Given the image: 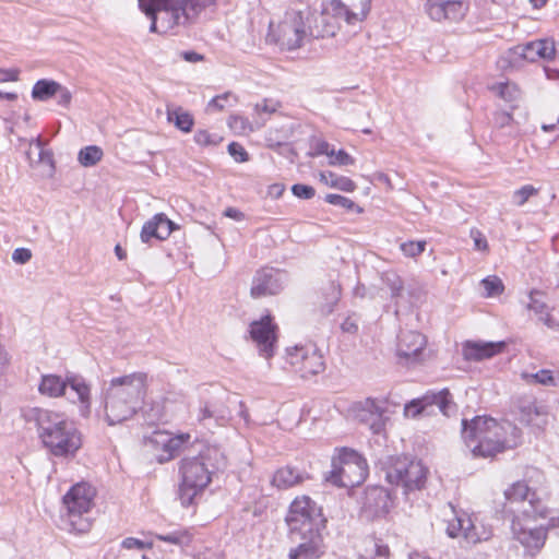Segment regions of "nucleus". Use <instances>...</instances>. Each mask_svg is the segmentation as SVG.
Returning <instances> with one entry per match:
<instances>
[{
  "label": "nucleus",
  "instance_id": "nucleus-55",
  "mask_svg": "<svg viewBox=\"0 0 559 559\" xmlns=\"http://www.w3.org/2000/svg\"><path fill=\"white\" fill-rule=\"evenodd\" d=\"M384 284L390 288L391 296L396 298L403 292V281L395 273H384L382 276Z\"/></svg>",
  "mask_w": 559,
  "mask_h": 559
},
{
  "label": "nucleus",
  "instance_id": "nucleus-30",
  "mask_svg": "<svg viewBox=\"0 0 559 559\" xmlns=\"http://www.w3.org/2000/svg\"><path fill=\"white\" fill-rule=\"evenodd\" d=\"M527 308L532 310L536 316H538L539 321H542L548 329H559V323L550 314L549 307L545 301V296L543 293L531 292Z\"/></svg>",
  "mask_w": 559,
  "mask_h": 559
},
{
  "label": "nucleus",
  "instance_id": "nucleus-19",
  "mask_svg": "<svg viewBox=\"0 0 559 559\" xmlns=\"http://www.w3.org/2000/svg\"><path fill=\"white\" fill-rule=\"evenodd\" d=\"M191 436L189 433L171 435L166 431H155L150 437L148 441L156 451L159 463L169 462L180 453L183 445L189 443Z\"/></svg>",
  "mask_w": 559,
  "mask_h": 559
},
{
  "label": "nucleus",
  "instance_id": "nucleus-23",
  "mask_svg": "<svg viewBox=\"0 0 559 559\" xmlns=\"http://www.w3.org/2000/svg\"><path fill=\"white\" fill-rule=\"evenodd\" d=\"M391 493L383 487H370L366 490L362 510L368 518L386 514L392 507Z\"/></svg>",
  "mask_w": 559,
  "mask_h": 559
},
{
  "label": "nucleus",
  "instance_id": "nucleus-5",
  "mask_svg": "<svg viewBox=\"0 0 559 559\" xmlns=\"http://www.w3.org/2000/svg\"><path fill=\"white\" fill-rule=\"evenodd\" d=\"M286 522L289 531L301 538L320 533L325 526L321 508L308 496L297 497L289 507Z\"/></svg>",
  "mask_w": 559,
  "mask_h": 559
},
{
  "label": "nucleus",
  "instance_id": "nucleus-26",
  "mask_svg": "<svg viewBox=\"0 0 559 559\" xmlns=\"http://www.w3.org/2000/svg\"><path fill=\"white\" fill-rule=\"evenodd\" d=\"M504 347V342L467 341L463 344L462 354L466 360L480 361L496 356Z\"/></svg>",
  "mask_w": 559,
  "mask_h": 559
},
{
  "label": "nucleus",
  "instance_id": "nucleus-11",
  "mask_svg": "<svg viewBox=\"0 0 559 559\" xmlns=\"http://www.w3.org/2000/svg\"><path fill=\"white\" fill-rule=\"evenodd\" d=\"M371 0H330L322 10V21L333 17L334 25L343 21L348 25L362 22L369 14Z\"/></svg>",
  "mask_w": 559,
  "mask_h": 559
},
{
  "label": "nucleus",
  "instance_id": "nucleus-44",
  "mask_svg": "<svg viewBox=\"0 0 559 559\" xmlns=\"http://www.w3.org/2000/svg\"><path fill=\"white\" fill-rule=\"evenodd\" d=\"M321 181L331 188L345 192H352L356 188L355 182L349 177H321Z\"/></svg>",
  "mask_w": 559,
  "mask_h": 559
},
{
  "label": "nucleus",
  "instance_id": "nucleus-16",
  "mask_svg": "<svg viewBox=\"0 0 559 559\" xmlns=\"http://www.w3.org/2000/svg\"><path fill=\"white\" fill-rule=\"evenodd\" d=\"M249 333L260 356L265 359L274 356L277 343V325L270 314L251 322Z\"/></svg>",
  "mask_w": 559,
  "mask_h": 559
},
{
  "label": "nucleus",
  "instance_id": "nucleus-6",
  "mask_svg": "<svg viewBox=\"0 0 559 559\" xmlns=\"http://www.w3.org/2000/svg\"><path fill=\"white\" fill-rule=\"evenodd\" d=\"M428 469L420 461L407 456L390 457L385 468V479L391 485L403 488L404 495L424 488Z\"/></svg>",
  "mask_w": 559,
  "mask_h": 559
},
{
  "label": "nucleus",
  "instance_id": "nucleus-24",
  "mask_svg": "<svg viewBox=\"0 0 559 559\" xmlns=\"http://www.w3.org/2000/svg\"><path fill=\"white\" fill-rule=\"evenodd\" d=\"M66 396L71 403H80L81 413L86 415L91 409V388L83 377L71 374L66 378Z\"/></svg>",
  "mask_w": 559,
  "mask_h": 559
},
{
  "label": "nucleus",
  "instance_id": "nucleus-34",
  "mask_svg": "<svg viewBox=\"0 0 559 559\" xmlns=\"http://www.w3.org/2000/svg\"><path fill=\"white\" fill-rule=\"evenodd\" d=\"M167 120L185 133H189L194 124L193 116L182 107H168Z\"/></svg>",
  "mask_w": 559,
  "mask_h": 559
},
{
  "label": "nucleus",
  "instance_id": "nucleus-25",
  "mask_svg": "<svg viewBox=\"0 0 559 559\" xmlns=\"http://www.w3.org/2000/svg\"><path fill=\"white\" fill-rule=\"evenodd\" d=\"M426 338L416 331L402 332L397 341V355L407 362L417 361L425 349Z\"/></svg>",
  "mask_w": 559,
  "mask_h": 559
},
{
  "label": "nucleus",
  "instance_id": "nucleus-18",
  "mask_svg": "<svg viewBox=\"0 0 559 559\" xmlns=\"http://www.w3.org/2000/svg\"><path fill=\"white\" fill-rule=\"evenodd\" d=\"M453 519L448 521L447 534L451 538L463 537L466 542L477 544L488 540L491 536V530L483 527L481 533H477V524L464 512L459 513L454 507L449 504Z\"/></svg>",
  "mask_w": 559,
  "mask_h": 559
},
{
  "label": "nucleus",
  "instance_id": "nucleus-64",
  "mask_svg": "<svg viewBox=\"0 0 559 559\" xmlns=\"http://www.w3.org/2000/svg\"><path fill=\"white\" fill-rule=\"evenodd\" d=\"M20 70L17 69H0V82H16L19 80Z\"/></svg>",
  "mask_w": 559,
  "mask_h": 559
},
{
  "label": "nucleus",
  "instance_id": "nucleus-45",
  "mask_svg": "<svg viewBox=\"0 0 559 559\" xmlns=\"http://www.w3.org/2000/svg\"><path fill=\"white\" fill-rule=\"evenodd\" d=\"M328 164L331 166H348L354 164V158L344 150H335L331 147L328 154Z\"/></svg>",
  "mask_w": 559,
  "mask_h": 559
},
{
  "label": "nucleus",
  "instance_id": "nucleus-43",
  "mask_svg": "<svg viewBox=\"0 0 559 559\" xmlns=\"http://www.w3.org/2000/svg\"><path fill=\"white\" fill-rule=\"evenodd\" d=\"M360 559H389V547L379 540H371L370 547L360 555Z\"/></svg>",
  "mask_w": 559,
  "mask_h": 559
},
{
  "label": "nucleus",
  "instance_id": "nucleus-50",
  "mask_svg": "<svg viewBox=\"0 0 559 559\" xmlns=\"http://www.w3.org/2000/svg\"><path fill=\"white\" fill-rule=\"evenodd\" d=\"M542 129L545 132L559 130V105L556 108H548L544 112Z\"/></svg>",
  "mask_w": 559,
  "mask_h": 559
},
{
  "label": "nucleus",
  "instance_id": "nucleus-47",
  "mask_svg": "<svg viewBox=\"0 0 559 559\" xmlns=\"http://www.w3.org/2000/svg\"><path fill=\"white\" fill-rule=\"evenodd\" d=\"M486 297L499 296L503 292L502 281L498 276H488L480 282Z\"/></svg>",
  "mask_w": 559,
  "mask_h": 559
},
{
  "label": "nucleus",
  "instance_id": "nucleus-37",
  "mask_svg": "<svg viewBox=\"0 0 559 559\" xmlns=\"http://www.w3.org/2000/svg\"><path fill=\"white\" fill-rule=\"evenodd\" d=\"M104 156L103 148L97 145H87L80 150L78 154L79 163L84 167L96 165Z\"/></svg>",
  "mask_w": 559,
  "mask_h": 559
},
{
  "label": "nucleus",
  "instance_id": "nucleus-33",
  "mask_svg": "<svg viewBox=\"0 0 559 559\" xmlns=\"http://www.w3.org/2000/svg\"><path fill=\"white\" fill-rule=\"evenodd\" d=\"M301 481L302 475L289 466L277 469L272 478V485L281 490L288 489Z\"/></svg>",
  "mask_w": 559,
  "mask_h": 559
},
{
  "label": "nucleus",
  "instance_id": "nucleus-53",
  "mask_svg": "<svg viewBox=\"0 0 559 559\" xmlns=\"http://www.w3.org/2000/svg\"><path fill=\"white\" fill-rule=\"evenodd\" d=\"M157 219V229L159 235H157L158 240H165L175 229V224L163 213L156 214Z\"/></svg>",
  "mask_w": 559,
  "mask_h": 559
},
{
  "label": "nucleus",
  "instance_id": "nucleus-59",
  "mask_svg": "<svg viewBox=\"0 0 559 559\" xmlns=\"http://www.w3.org/2000/svg\"><path fill=\"white\" fill-rule=\"evenodd\" d=\"M292 191L294 195L305 200L311 199L312 197H314L316 193L314 189L311 186L301 183L294 185L292 187Z\"/></svg>",
  "mask_w": 559,
  "mask_h": 559
},
{
  "label": "nucleus",
  "instance_id": "nucleus-39",
  "mask_svg": "<svg viewBox=\"0 0 559 559\" xmlns=\"http://www.w3.org/2000/svg\"><path fill=\"white\" fill-rule=\"evenodd\" d=\"M238 98L231 92H226L213 97L206 106L209 112L222 111L227 107H233L237 104Z\"/></svg>",
  "mask_w": 559,
  "mask_h": 559
},
{
  "label": "nucleus",
  "instance_id": "nucleus-10",
  "mask_svg": "<svg viewBox=\"0 0 559 559\" xmlns=\"http://www.w3.org/2000/svg\"><path fill=\"white\" fill-rule=\"evenodd\" d=\"M286 361L293 371L302 379H308L324 370L323 356L313 344L288 347Z\"/></svg>",
  "mask_w": 559,
  "mask_h": 559
},
{
  "label": "nucleus",
  "instance_id": "nucleus-13",
  "mask_svg": "<svg viewBox=\"0 0 559 559\" xmlns=\"http://www.w3.org/2000/svg\"><path fill=\"white\" fill-rule=\"evenodd\" d=\"M437 407L444 416H450L455 409V404L449 390L439 392H427L420 399L413 400L405 405L404 413L407 417L415 418L420 414H431Z\"/></svg>",
  "mask_w": 559,
  "mask_h": 559
},
{
  "label": "nucleus",
  "instance_id": "nucleus-60",
  "mask_svg": "<svg viewBox=\"0 0 559 559\" xmlns=\"http://www.w3.org/2000/svg\"><path fill=\"white\" fill-rule=\"evenodd\" d=\"M55 97H57L58 105L67 108L71 104L72 94L66 86L59 83Z\"/></svg>",
  "mask_w": 559,
  "mask_h": 559
},
{
  "label": "nucleus",
  "instance_id": "nucleus-56",
  "mask_svg": "<svg viewBox=\"0 0 559 559\" xmlns=\"http://www.w3.org/2000/svg\"><path fill=\"white\" fill-rule=\"evenodd\" d=\"M157 219L156 215H154L150 221H147L141 230V240L143 242H148L152 238L157 239V235H159L158 229L156 227Z\"/></svg>",
  "mask_w": 559,
  "mask_h": 559
},
{
  "label": "nucleus",
  "instance_id": "nucleus-32",
  "mask_svg": "<svg viewBox=\"0 0 559 559\" xmlns=\"http://www.w3.org/2000/svg\"><path fill=\"white\" fill-rule=\"evenodd\" d=\"M26 156L32 164L37 163L47 166L50 170L53 169V154L50 150L45 148L39 138L29 143Z\"/></svg>",
  "mask_w": 559,
  "mask_h": 559
},
{
  "label": "nucleus",
  "instance_id": "nucleus-62",
  "mask_svg": "<svg viewBox=\"0 0 559 559\" xmlns=\"http://www.w3.org/2000/svg\"><path fill=\"white\" fill-rule=\"evenodd\" d=\"M228 152L236 162L247 160V156H248L247 152L243 148V146L240 145L239 143H236V142L230 143L228 145Z\"/></svg>",
  "mask_w": 559,
  "mask_h": 559
},
{
  "label": "nucleus",
  "instance_id": "nucleus-14",
  "mask_svg": "<svg viewBox=\"0 0 559 559\" xmlns=\"http://www.w3.org/2000/svg\"><path fill=\"white\" fill-rule=\"evenodd\" d=\"M132 394L129 400L126 401L118 395V391H112L107 385L103 389V406L104 417L109 426L121 424L126 420L131 419L141 407L131 404Z\"/></svg>",
  "mask_w": 559,
  "mask_h": 559
},
{
  "label": "nucleus",
  "instance_id": "nucleus-58",
  "mask_svg": "<svg viewBox=\"0 0 559 559\" xmlns=\"http://www.w3.org/2000/svg\"><path fill=\"white\" fill-rule=\"evenodd\" d=\"M471 238L474 241V248L478 251H487L488 250V242L483 233L477 228H472L469 231Z\"/></svg>",
  "mask_w": 559,
  "mask_h": 559
},
{
  "label": "nucleus",
  "instance_id": "nucleus-8",
  "mask_svg": "<svg viewBox=\"0 0 559 559\" xmlns=\"http://www.w3.org/2000/svg\"><path fill=\"white\" fill-rule=\"evenodd\" d=\"M332 466L328 480L340 487L359 486L368 475L366 460L352 449H342L338 457L333 459Z\"/></svg>",
  "mask_w": 559,
  "mask_h": 559
},
{
  "label": "nucleus",
  "instance_id": "nucleus-36",
  "mask_svg": "<svg viewBox=\"0 0 559 559\" xmlns=\"http://www.w3.org/2000/svg\"><path fill=\"white\" fill-rule=\"evenodd\" d=\"M227 124L236 134H248L262 127L263 122L253 124L243 116L233 115L228 118Z\"/></svg>",
  "mask_w": 559,
  "mask_h": 559
},
{
  "label": "nucleus",
  "instance_id": "nucleus-20",
  "mask_svg": "<svg viewBox=\"0 0 559 559\" xmlns=\"http://www.w3.org/2000/svg\"><path fill=\"white\" fill-rule=\"evenodd\" d=\"M468 5L462 0H427L425 11L433 21L441 22L449 20L453 22L461 21Z\"/></svg>",
  "mask_w": 559,
  "mask_h": 559
},
{
  "label": "nucleus",
  "instance_id": "nucleus-40",
  "mask_svg": "<svg viewBox=\"0 0 559 559\" xmlns=\"http://www.w3.org/2000/svg\"><path fill=\"white\" fill-rule=\"evenodd\" d=\"M193 139L194 142L202 147H215L223 141V136L221 134L211 133L204 129L197 130Z\"/></svg>",
  "mask_w": 559,
  "mask_h": 559
},
{
  "label": "nucleus",
  "instance_id": "nucleus-9",
  "mask_svg": "<svg viewBox=\"0 0 559 559\" xmlns=\"http://www.w3.org/2000/svg\"><path fill=\"white\" fill-rule=\"evenodd\" d=\"M140 7L152 19L150 31L153 33L166 34L186 25L178 0H140Z\"/></svg>",
  "mask_w": 559,
  "mask_h": 559
},
{
  "label": "nucleus",
  "instance_id": "nucleus-46",
  "mask_svg": "<svg viewBox=\"0 0 559 559\" xmlns=\"http://www.w3.org/2000/svg\"><path fill=\"white\" fill-rule=\"evenodd\" d=\"M492 90L507 102L515 100L520 96L518 86L510 82L499 83Z\"/></svg>",
  "mask_w": 559,
  "mask_h": 559
},
{
  "label": "nucleus",
  "instance_id": "nucleus-51",
  "mask_svg": "<svg viewBox=\"0 0 559 559\" xmlns=\"http://www.w3.org/2000/svg\"><path fill=\"white\" fill-rule=\"evenodd\" d=\"M324 200L332 205L343 207L347 211L356 210L358 213H360L362 211L350 199L340 195V194L329 193L325 195Z\"/></svg>",
  "mask_w": 559,
  "mask_h": 559
},
{
  "label": "nucleus",
  "instance_id": "nucleus-27",
  "mask_svg": "<svg viewBox=\"0 0 559 559\" xmlns=\"http://www.w3.org/2000/svg\"><path fill=\"white\" fill-rule=\"evenodd\" d=\"M197 419L202 424L213 419L217 426L225 425L229 419V411L224 399L217 397L202 402L197 413Z\"/></svg>",
  "mask_w": 559,
  "mask_h": 559
},
{
  "label": "nucleus",
  "instance_id": "nucleus-17",
  "mask_svg": "<svg viewBox=\"0 0 559 559\" xmlns=\"http://www.w3.org/2000/svg\"><path fill=\"white\" fill-rule=\"evenodd\" d=\"M112 391L117 390L118 395L128 401L132 394L131 404L141 407L147 391V374L145 372H132L115 377L107 384Z\"/></svg>",
  "mask_w": 559,
  "mask_h": 559
},
{
  "label": "nucleus",
  "instance_id": "nucleus-4",
  "mask_svg": "<svg viewBox=\"0 0 559 559\" xmlns=\"http://www.w3.org/2000/svg\"><path fill=\"white\" fill-rule=\"evenodd\" d=\"M337 26L326 23L322 29L311 28L309 14L289 10L278 21H272L269 26V37L282 49L295 50L300 48L311 37H332Z\"/></svg>",
  "mask_w": 559,
  "mask_h": 559
},
{
  "label": "nucleus",
  "instance_id": "nucleus-63",
  "mask_svg": "<svg viewBox=\"0 0 559 559\" xmlns=\"http://www.w3.org/2000/svg\"><path fill=\"white\" fill-rule=\"evenodd\" d=\"M32 258V253L26 248H17L12 253V260L16 263L24 264Z\"/></svg>",
  "mask_w": 559,
  "mask_h": 559
},
{
  "label": "nucleus",
  "instance_id": "nucleus-2",
  "mask_svg": "<svg viewBox=\"0 0 559 559\" xmlns=\"http://www.w3.org/2000/svg\"><path fill=\"white\" fill-rule=\"evenodd\" d=\"M225 465L223 452L215 445H203L198 455L185 456L179 463L178 497L183 507H190L212 480L215 471Z\"/></svg>",
  "mask_w": 559,
  "mask_h": 559
},
{
  "label": "nucleus",
  "instance_id": "nucleus-57",
  "mask_svg": "<svg viewBox=\"0 0 559 559\" xmlns=\"http://www.w3.org/2000/svg\"><path fill=\"white\" fill-rule=\"evenodd\" d=\"M280 107V103L273 99H263L261 103L255 104L254 111L258 115L261 114H273Z\"/></svg>",
  "mask_w": 559,
  "mask_h": 559
},
{
  "label": "nucleus",
  "instance_id": "nucleus-1",
  "mask_svg": "<svg viewBox=\"0 0 559 559\" xmlns=\"http://www.w3.org/2000/svg\"><path fill=\"white\" fill-rule=\"evenodd\" d=\"M27 424L34 425L44 448L57 457H73L82 447V435L63 413L41 408L27 407L22 411Z\"/></svg>",
  "mask_w": 559,
  "mask_h": 559
},
{
  "label": "nucleus",
  "instance_id": "nucleus-38",
  "mask_svg": "<svg viewBox=\"0 0 559 559\" xmlns=\"http://www.w3.org/2000/svg\"><path fill=\"white\" fill-rule=\"evenodd\" d=\"M341 298V288L337 284L331 283L325 293L324 299L325 301L320 305V312L322 316H329L333 312L334 307L338 302Z\"/></svg>",
  "mask_w": 559,
  "mask_h": 559
},
{
  "label": "nucleus",
  "instance_id": "nucleus-7",
  "mask_svg": "<svg viewBox=\"0 0 559 559\" xmlns=\"http://www.w3.org/2000/svg\"><path fill=\"white\" fill-rule=\"evenodd\" d=\"M94 497L95 489L86 483L72 486L63 497L70 531L85 533L90 530L91 521L86 514L93 507Z\"/></svg>",
  "mask_w": 559,
  "mask_h": 559
},
{
  "label": "nucleus",
  "instance_id": "nucleus-21",
  "mask_svg": "<svg viewBox=\"0 0 559 559\" xmlns=\"http://www.w3.org/2000/svg\"><path fill=\"white\" fill-rule=\"evenodd\" d=\"M558 52L557 44L554 39L545 38L519 45L514 48V53L523 60L536 62L539 60L551 61Z\"/></svg>",
  "mask_w": 559,
  "mask_h": 559
},
{
  "label": "nucleus",
  "instance_id": "nucleus-3",
  "mask_svg": "<svg viewBox=\"0 0 559 559\" xmlns=\"http://www.w3.org/2000/svg\"><path fill=\"white\" fill-rule=\"evenodd\" d=\"M508 430L515 428L509 424H499L487 416H476L471 420H462V437L474 456L492 457L502 452L508 444Z\"/></svg>",
  "mask_w": 559,
  "mask_h": 559
},
{
  "label": "nucleus",
  "instance_id": "nucleus-54",
  "mask_svg": "<svg viewBox=\"0 0 559 559\" xmlns=\"http://www.w3.org/2000/svg\"><path fill=\"white\" fill-rule=\"evenodd\" d=\"M427 242L425 240L419 241H406L401 243L400 249L404 255L409 258H416L420 255L426 249Z\"/></svg>",
  "mask_w": 559,
  "mask_h": 559
},
{
  "label": "nucleus",
  "instance_id": "nucleus-12",
  "mask_svg": "<svg viewBox=\"0 0 559 559\" xmlns=\"http://www.w3.org/2000/svg\"><path fill=\"white\" fill-rule=\"evenodd\" d=\"M546 520V523L534 527L522 524L518 520L512 522L514 538L524 547L525 552L530 556H535L543 549L549 528L556 526L554 518H547Z\"/></svg>",
  "mask_w": 559,
  "mask_h": 559
},
{
  "label": "nucleus",
  "instance_id": "nucleus-31",
  "mask_svg": "<svg viewBox=\"0 0 559 559\" xmlns=\"http://www.w3.org/2000/svg\"><path fill=\"white\" fill-rule=\"evenodd\" d=\"M38 392L48 397H59L66 392V379L58 374H43L38 384Z\"/></svg>",
  "mask_w": 559,
  "mask_h": 559
},
{
  "label": "nucleus",
  "instance_id": "nucleus-49",
  "mask_svg": "<svg viewBox=\"0 0 559 559\" xmlns=\"http://www.w3.org/2000/svg\"><path fill=\"white\" fill-rule=\"evenodd\" d=\"M539 191V188H536L533 185H526L522 188L515 190L513 192V203L518 206H522L525 202H527L532 197L536 195Z\"/></svg>",
  "mask_w": 559,
  "mask_h": 559
},
{
  "label": "nucleus",
  "instance_id": "nucleus-61",
  "mask_svg": "<svg viewBox=\"0 0 559 559\" xmlns=\"http://www.w3.org/2000/svg\"><path fill=\"white\" fill-rule=\"evenodd\" d=\"M121 546L124 549H139L142 550L144 548H152V543H145L141 539L134 537H127L121 542Z\"/></svg>",
  "mask_w": 559,
  "mask_h": 559
},
{
  "label": "nucleus",
  "instance_id": "nucleus-15",
  "mask_svg": "<svg viewBox=\"0 0 559 559\" xmlns=\"http://www.w3.org/2000/svg\"><path fill=\"white\" fill-rule=\"evenodd\" d=\"M504 496L510 502H523L521 512L526 520L547 519L548 509L536 498V493L524 481L514 483L504 491Z\"/></svg>",
  "mask_w": 559,
  "mask_h": 559
},
{
  "label": "nucleus",
  "instance_id": "nucleus-41",
  "mask_svg": "<svg viewBox=\"0 0 559 559\" xmlns=\"http://www.w3.org/2000/svg\"><path fill=\"white\" fill-rule=\"evenodd\" d=\"M309 151L308 155L311 157L326 156L331 151L332 145L319 135H312L308 140Z\"/></svg>",
  "mask_w": 559,
  "mask_h": 559
},
{
  "label": "nucleus",
  "instance_id": "nucleus-52",
  "mask_svg": "<svg viewBox=\"0 0 559 559\" xmlns=\"http://www.w3.org/2000/svg\"><path fill=\"white\" fill-rule=\"evenodd\" d=\"M528 419L527 421L532 425H536L538 427H542L546 424L547 418V409L543 405H533L528 407Z\"/></svg>",
  "mask_w": 559,
  "mask_h": 559
},
{
  "label": "nucleus",
  "instance_id": "nucleus-42",
  "mask_svg": "<svg viewBox=\"0 0 559 559\" xmlns=\"http://www.w3.org/2000/svg\"><path fill=\"white\" fill-rule=\"evenodd\" d=\"M156 538L166 543H170L178 546H188L191 542V535L188 531H175L169 534L156 535Z\"/></svg>",
  "mask_w": 559,
  "mask_h": 559
},
{
  "label": "nucleus",
  "instance_id": "nucleus-29",
  "mask_svg": "<svg viewBox=\"0 0 559 559\" xmlns=\"http://www.w3.org/2000/svg\"><path fill=\"white\" fill-rule=\"evenodd\" d=\"M181 14L187 24L194 23L202 13L213 12L216 7L215 0H178Z\"/></svg>",
  "mask_w": 559,
  "mask_h": 559
},
{
  "label": "nucleus",
  "instance_id": "nucleus-22",
  "mask_svg": "<svg viewBox=\"0 0 559 559\" xmlns=\"http://www.w3.org/2000/svg\"><path fill=\"white\" fill-rule=\"evenodd\" d=\"M283 288L282 274L274 269H263L253 277L251 296L266 297L280 293Z\"/></svg>",
  "mask_w": 559,
  "mask_h": 559
},
{
  "label": "nucleus",
  "instance_id": "nucleus-48",
  "mask_svg": "<svg viewBox=\"0 0 559 559\" xmlns=\"http://www.w3.org/2000/svg\"><path fill=\"white\" fill-rule=\"evenodd\" d=\"M522 378L527 383H540L543 385H555V379L551 371L543 369L536 373H522Z\"/></svg>",
  "mask_w": 559,
  "mask_h": 559
},
{
  "label": "nucleus",
  "instance_id": "nucleus-35",
  "mask_svg": "<svg viewBox=\"0 0 559 559\" xmlns=\"http://www.w3.org/2000/svg\"><path fill=\"white\" fill-rule=\"evenodd\" d=\"M58 84L53 80H38L32 88V98L36 102H47L56 96Z\"/></svg>",
  "mask_w": 559,
  "mask_h": 559
},
{
  "label": "nucleus",
  "instance_id": "nucleus-28",
  "mask_svg": "<svg viewBox=\"0 0 559 559\" xmlns=\"http://www.w3.org/2000/svg\"><path fill=\"white\" fill-rule=\"evenodd\" d=\"M304 542L289 552V559H318L323 554V539L321 533L307 535Z\"/></svg>",
  "mask_w": 559,
  "mask_h": 559
}]
</instances>
